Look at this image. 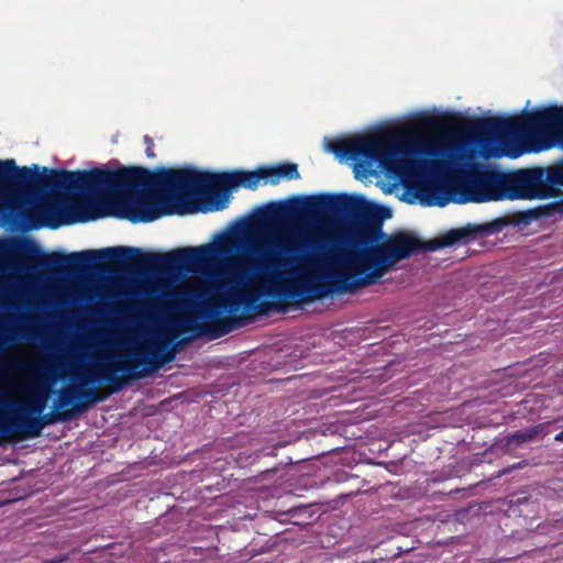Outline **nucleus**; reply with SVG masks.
<instances>
[{
    "label": "nucleus",
    "mask_w": 563,
    "mask_h": 563,
    "mask_svg": "<svg viewBox=\"0 0 563 563\" xmlns=\"http://www.w3.org/2000/svg\"><path fill=\"white\" fill-rule=\"evenodd\" d=\"M328 234H301L289 242L279 236H263L258 243L236 233L221 234L213 243L186 246L166 253H146L133 246H111L69 254H38L36 263L44 269L59 273L88 272L98 264L125 265L134 269L155 272H208L214 278H225L231 288L222 301L229 312L245 309L264 310L261 296L282 301L306 297L319 298L324 291L317 287L301 288L283 284L275 271L292 264H308L330 251Z\"/></svg>",
    "instance_id": "obj_1"
},
{
    "label": "nucleus",
    "mask_w": 563,
    "mask_h": 563,
    "mask_svg": "<svg viewBox=\"0 0 563 563\" xmlns=\"http://www.w3.org/2000/svg\"><path fill=\"white\" fill-rule=\"evenodd\" d=\"M385 210L368 202L363 196L347 194H319L296 198L291 203H269L263 210V219L278 221L294 218L318 224L322 218L347 220L345 238L349 249L336 262L339 268L329 274L331 287L336 292H352L369 286L394 264L419 251H437L465 244L487 234L498 233L505 221L494 220L484 224H471L451 229L440 238L422 242L418 238L398 233H382L380 212Z\"/></svg>",
    "instance_id": "obj_2"
},
{
    "label": "nucleus",
    "mask_w": 563,
    "mask_h": 563,
    "mask_svg": "<svg viewBox=\"0 0 563 563\" xmlns=\"http://www.w3.org/2000/svg\"><path fill=\"white\" fill-rule=\"evenodd\" d=\"M298 165L280 163L253 172L223 173L199 172L194 168H161L155 173L144 167L122 166L115 170L90 168L88 170L30 168V189L34 191L68 190L88 197L117 194L120 217L132 223L152 222L162 216L155 205L141 194L148 191L165 201L181 202L185 198L201 196L212 205V210L225 208L231 190L239 187L256 189L261 180L277 185L282 179H299Z\"/></svg>",
    "instance_id": "obj_3"
},
{
    "label": "nucleus",
    "mask_w": 563,
    "mask_h": 563,
    "mask_svg": "<svg viewBox=\"0 0 563 563\" xmlns=\"http://www.w3.org/2000/svg\"><path fill=\"white\" fill-rule=\"evenodd\" d=\"M168 347V342L161 341L155 349L140 347L134 350L124 362L107 363L91 372L78 376L80 386H68L58 390L54 401V408L58 411L74 410L76 413L88 409L91 404L104 399L97 388H85L87 385L108 384L111 394L119 393L125 385L126 379L118 372L131 378H143L152 372L158 371L165 364L174 361L176 351Z\"/></svg>",
    "instance_id": "obj_4"
},
{
    "label": "nucleus",
    "mask_w": 563,
    "mask_h": 563,
    "mask_svg": "<svg viewBox=\"0 0 563 563\" xmlns=\"http://www.w3.org/2000/svg\"><path fill=\"white\" fill-rule=\"evenodd\" d=\"M394 131H384L378 136L355 135L347 140L329 141L328 150L340 158H351L378 167L388 176L404 179L410 175L412 165L401 157L400 150L391 143L397 139Z\"/></svg>",
    "instance_id": "obj_5"
},
{
    "label": "nucleus",
    "mask_w": 563,
    "mask_h": 563,
    "mask_svg": "<svg viewBox=\"0 0 563 563\" xmlns=\"http://www.w3.org/2000/svg\"><path fill=\"white\" fill-rule=\"evenodd\" d=\"M506 174L484 165L472 166L459 185V202H486L505 199Z\"/></svg>",
    "instance_id": "obj_6"
},
{
    "label": "nucleus",
    "mask_w": 563,
    "mask_h": 563,
    "mask_svg": "<svg viewBox=\"0 0 563 563\" xmlns=\"http://www.w3.org/2000/svg\"><path fill=\"white\" fill-rule=\"evenodd\" d=\"M74 418V410L58 411L53 407L47 413L33 417L0 416V441L35 439L43 429L55 422H65Z\"/></svg>",
    "instance_id": "obj_7"
},
{
    "label": "nucleus",
    "mask_w": 563,
    "mask_h": 563,
    "mask_svg": "<svg viewBox=\"0 0 563 563\" xmlns=\"http://www.w3.org/2000/svg\"><path fill=\"white\" fill-rule=\"evenodd\" d=\"M543 168L520 169L506 174L505 199H544L553 195Z\"/></svg>",
    "instance_id": "obj_8"
},
{
    "label": "nucleus",
    "mask_w": 563,
    "mask_h": 563,
    "mask_svg": "<svg viewBox=\"0 0 563 563\" xmlns=\"http://www.w3.org/2000/svg\"><path fill=\"white\" fill-rule=\"evenodd\" d=\"M25 367L34 373L36 377L30 384L26 402L21 406L23 415H16L15 417H33L43 413L51 395L49 375L55 369L43 365H25Z\"/></svg>",
    "instance_id": "obj_9"
},
{
    "label": "nucleus",
    "mask_w": 563,
    "mask_h": 563,
    "mask_svg": "<svg viewBox=\"0 0 563 563\" xmlns=\"http://www.w3.org/2000/svg\"><path fill=\"white\" fill-rule=\"evenodd\" d=\"M545 423H539L526 430L516 431L507 437V444L520 445L533 440L538 434L544 432Z\"/></svg>",
    "instance_id": "obj_10"
},
{
    "label": "nucleus",
    "mask_w": 563,
    "mask_h": 563,
    "mask_svg": "<svg viewBox=\"0 0 563 563\" xmlns=\"http://www.w3.org/2000/svg\"><path fill=\"white\" fill-rule=\"evenodd\" d=\"M549 187L563 186V159L544 169Z\"/></svg>",
    "instance_id": "obj_11"
},
{
    "label": "nucleus",
    "mask_w": 563,
    "mask_h": 563,
    "mask_svg": "<svg viewBox=\"0 0 563 563\" xmlns=\"http://www.w3.org/2000/svg\"><path fill=\"white\" fill-rule=\"evenodd\" d=\"M195 331V334L203 333L205 327L191 318L184 319L179 322V328L170 333L169 341L174 340L180 332Z\"/></svg>",
    "instance_id": "obj_12"
},
{
    "label": "nucleus",
    "mask_w": 563,
    "mask_h": 563,
    "mask_svg": "<svg viewBox=\"0 0 563 563\" xmlns=\"http://www.w3.org/2000/svg\"><path fill=\"white\" fill-rule=\"evenodd\" d=\"M46 212H38L36 214H32L30 217L31 227L33 229H40L43 227H49V228H57L59 225V222L56 221H49L48 218L44 217Z\"/></svg>",
    "instance_id": "obj_13"
},
{
    "label": "nucleus",
    "mask_w": 563,
    "mask_h": 563,
    "mask_svg": "<svg viewBox=\"0 0 563 563\" xmlns=\"http://www.w3.org/2000/svg\"><path fill=\"white\" fill-rule=\"evenodd\" d=\"M429 125L438 130H446L451 128V122L446 118H438L429 121Z\"/></svg>",
    "instance_id": "obj_14"
},
{
    "label": "nucleus",
    "mask_w": 563,
    "mask_h": 563,
    "mask_svg": "<svg viewBox=\"0 0 563 563\" xmlns=\"http://www.w3.org/2000/svg\"><path fill=\"white\" fill-rule=\"evenodd\" d=\"M144 143L146 144L145 153H146L147 157L154 158L155 157V153H154V142H153V140L148 135H145L144 136Z\"/></svg>",
    "instance_id": "obj_15"
},
{
    "label": "nucleus",
    "mask_w": 563,
    "mask_h": 563,
    "mask_svg": "<svg viewBox=\"0 0 563 563\" xmlns=\"http://www.w3.org/2000/svg\"><path fill=\"white\" fill-rule=\"evenodd\" d=\"M439 163L437 161H423L421 163V167L428 169V170H433L438 167Z\"/></svg>",
    "instance_id": "obj_16"
},
{
    "label": "nucleus",
    "mask_w": 563,
    "mask_h": 563,
    "mask_svg": "<svg viewBox=\"0 0 563 563\" xmlns=\"http://www.w3.org/2000/svg\"><path fill=\"white\" fill-rule=\"evenodd\" d=\"M69 560V556L67 554H64L57 559H53V560H46L44 561L43 563H65Z\"/></svg>",
    "instance_id": "obj_17"
},
{
    "label": "nucleus",
    "mask_w": 563,
    "mask_h": 563,
    "mask_svg": "<svg viewBox=\"0 0 563 563\" xmlns=\"http://www.w3.org/2000/svg\"><path fill=\"white\" fill-rule=\"evenodd\" d=\"M420 152L423 154H427V155H431V156L437 154V152L432 147H429V146H421Z\"/></svg>",
    "instance_id": "obj_18"
},
{
    "label": "nucleus",
    "mask_w": 563,
    "mask_h": 563,
    "mask_svg": "<svg viewBox=\"0 0 563 563\" xmlns=\"http://www.w3.org/2000/svg\"><path fill=\"white\" fill-rule=\"evenodd\" d=\"M228 331H229V329H227V328L220 329L218 332L212 334V338H218V336H220L222 334L228 333Z\"/></svg>",
    "instance_id": "obj_19"
},
{
    "label": "nucleus",
    "mask_w": 563,
    "mask_h": 563,
    "mask_svg": "<svg viewBox=\"0 0 563 563\" xmlns=\"http://www.w3.org/2000/svg\"><path fill=\"white\" fill-rule=\"evenodd\" d=\"M554 440L556 442H563V430L561 432H559L558 434H555Z\"/></svg>",
    "instance_id": "obj_20"
},
{
    "label": "nucleus",
    "mask_w": 563,
    "mask_h": 563,
    "mask_svg": "<svg viewBox=\"0 0 563 563\" xmlns=\"http://www.w3.org/2000/svg\"><path fill=\"white\" fill-rule=\"evenodd\" d=\"M207 331H208V329L205 327V331H203V332H207ZM209 332H211V335L213 334L212 329H209ZM216 332H217V331H214V333H216Z\"/></svg>",
    "instance_id": "obj_21"
},
{
    "label": "nucleus",
    "mask_w": 563,
    "mask_h": 563,
    "mask_svg": "<svg viewBox=\"0 0 563 563\" xmlns=\"http://www.w3.org/2000/svg\"><path fill=\"white\" fill-rule=\"evenodd\" d=\"M5 405H9V402H4ZM11 406H14V402H10Z\"/></svg>",
    "instance_id": "obj_22"
}]
</instances>
